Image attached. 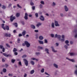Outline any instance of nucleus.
Returning a JSON list of instances; mask_svg holds the SVG:
<instances>
[{"instance_id": "1a4fd4ad", "label": "nucleus", "mask_w": 77, "mask_h": 77, "mask_svg": "<svg viewBox=\"0 0 77 77\" xmlns=\"http://www.w3.org/2000/svg\"><path fill=\"white\" fill-rule=\"evenodd\" d=\"M11 34H8L7 33H5L4 34V36L5 37H11Z\"/></svg>"}, {"instance_id": "72a5a7b5", "label": "nucleus", "mask_w": 77, "mask_h": 77, "mask_svg": "<svg viewBox=\"0 0 77 77\" xmlns=\"http://www.w3.org/2000/svg\"><path fill=\"white\" fill-rule=\"evenodd\" d=\"M13 51V52H16V51H17V49L15 48H14Z\"/></svg>"}, {"instance_id": "6e6d98bb", "label": "nucleus", "mask_w": 77, "mask_h": 77, "mask_svg": "<svg viewBox=\"0 0 77 77\" xmlns=\"http://www.w3.org/2000/svg\"><path fill=\"white\" fill-rule=\"evenodd\" d=\"M14 53V54L15 55H16V56L18 55V53L16 52H15Z\"/></svg>"}, {"instance_id": "9b49d317", "label": "nucleus", "mask_w": 77, "mask_h": 77, "mask_svg": "<svg viewBox=\"0 0 77 77\" xmlns=\"http://www.w3.org/2000/svg\"><path fill=\"white\" fill-rule=\"evenodd\" d=\"M64 8L66 12H68V11L69 10V9H68V7H67V6H66V5H65L64 6Z\"/></svg>"}, {"instance_id": "c85d7f7f", "label": "nucleus", "mask_w": 77, "mask_h": 77, "mask_svg": "<svg viewBox=\"0 0 77 77\" xmlns=\"http://www.w3.org/2000/svg\"><path fill=\"white\" fill-rule=\"evenodd\" d=\"M30 63L32 65H35V62L33 61H30Z\"/></svg>"}, {"instance_id": "774afa93", "label": "nucleus", "mask_w": 77, "mask_h": 77, "mask_svg": "<svg viewBox=\"0 0 77 77\" xmlns=\"http://www.w3.org/2000/svg\"><path fill=\"white\" fill-rule=\"evenodd\" d=\"M31 59L32 60H35V58L34 57L31 58Z\"/></svg>"}, {"instance_id": "f8f14e48", "label": "nucleus", "mask_w": 77, "mask_h": 77, "mask_svg": "<svg viewBox=\"0 0 77 77\" xmlns=\"http://www.w3.org/2000/svg\"><path fill=\"white\" fill-rule=\"evenodd\" d=\"M66 59L68 60H69L70 61V62H75L74 60L73 59H69L68 57H66Z\"/></svg>"}, {"instance_id": "473e14b6", "label": "nucleus", "mask_w": 77, "mask_h": 77, "mask_svg": "<svg viewBox=\"0 0 77 77\" xmlns=\"http://www.w3.org/2000/svg\"><path fill=\"white\" fill-rule=\"evenodd\" d=\"M7 71V70H6V69L5 68H4L3 69V72H4V73L6 72Z\"/></svg>"}, {"instance_id": "13d9d810", "label": "nucleus", "mask_w": 77, "mask_h": 77, "mask_svg": "<svg viewBox=\"0 0 77 77\" xmlns=\"http://www.w3.org/2000/svg\"><path fill=\"white\" fill-rule=\"evenodd\" d=\"M22 36H23V35L21 34L20 33L19 34L18 36H19V37Z\"/></svg>"}, {"instance_id": "6e6552de", "label": "nucleus", "mask_w": 77, "mask_h": 77, "mask_svg": "<svg viewBox=\"0 0 77 77\" xmlns=\"http://www.w3.org/2000/svg\"><path fill=\"white\" fill-rule=\"evenodd\" d=\"M24 18L25 20H28V14H27V13H25V16L24 17Z\"/></svg>"}, {"instance_id": "e433bc0d", "label": "nucleus", "mask_w": 77, "mask_h": 77, "mask_svg": "<svg viewBox=\"0 0 77 77\" xmlns=\"http://www.w3.org/2000/svg\"><path fill=\"white\" fill-rule=\"evenodd\" d=\"M6 46H7V47L8 48H11V46H10V45H9V44H8V43H6Z\"/></svg>"}, {"instance_id": "4be33fe9", "label": "nucleus", "mask_w": 77, "mask_h": 77, "mask_svg": "<svg viewBox=\"0 0 77 77\" xmlns=\"http://www.w3.org/2000/svg\"><path fill=\"white\" fill-rule=\"evenodd\" d=\"M38 38L40 40H43V39H44V37H43L42 36H39Z\"/></svg>"}, {"instance_id": "a19ab883", "label": "nucleus", "mask_w": 77, "mask_h": 77, "mask_svg": "<svg viewBox=\"0 0 77 77\" xmlns=\"http://www.w3.org/2000/svg\"><path fill=\"white\" fill-rule=\"evenodd\" d=\"M17 43H20V38H18L17 39Z\"/></svg>"}, {"instance_id": "6ab92c4d", "label": "nucleus", "mask_w": 77, "mask_h": 77, "mask_svg": "<svg viewBox=\"0 0 77 77\" xmlns=\"http://www.w3.org/2000/svg\"><path fill=\"white\" fill-rule=\"evenodd\" d=\"M35 39H38V37H39V34L38 33H36L35 35Z\"/></svg>"}, {"instance_id": "2f4dec72", "label": "nucleus", "mask_w": 77, "mask_h": 77, "mask_svg": "<svg viewBox=\"0 0 77 77\" xmlns=\"http://www.w3.org/2000/svg\"><path fill=\"white\" fill-rule=\"evenodd\" d=\"M39 7L41 9L43 8V5L42 4H40L39 5Z\"/></svg>"}, {"instance_id": "49530a36", "label": "nucleus", "mask_w": 77, "mask_h": 77, "mask_svg": "<svg viewBox=\"0 0 77 77\" xmlns=\"http://www.w3.org/2000/svg\"><path fill=\"white\" fill-rule=\"evenodd\" d=\"M51 36L52 37V38H54V35L53 34H51Z\"/></svg>"}, {"instance_id": "603ef678", "label": "nucleus", "mask_w": 77, "mask_h": 77, "mask_svg": "<svg viewBox=\"0 0 77 77\" xmlns=\"http://www.w3.org/2000/svg\"><path fill=\"white\" fill-rule=\"evenodd\" d=\"M32 10H35V6H33L32 7Z\"/></svg>"}, {"instance_id": "a18cd8bd", "label": "nucleus", "mask_w": 77, "mask_h": 77, "mask_svg": "<svg viewBox=\"0 0 77 77\" xmlns=\"http://www.w3.org/2000/svg\"><path fill=\"white\" fill-rule=\"evenodd\" d=\"M8 76H11V77H12V76H13V74H12L9 73L8 74Z\"/></svg>"}, {"instance_id": "f03ea898", "label": "nucleus", "mask_w": 77, "mask_h": 77, "mask_svg": "<svg viewBox=\"0 0 77 77\" xmlns=\"http://www.w3.org/2000/svg\"><path fill=\"white\" fill-rule=\"evenodd\" d=\"M61 38H60L59 41H61V42H64L65 41V36L64 35H62Z\"/></svg>"}, {"instance_id": "f257e3e1", "label": "nucleus", "mask_w": 77, "mask_h": 77, "mask_svg": "<svg viewBox=\"0 0 77 77\" xmlns=\"http://www.w3.org/2000/svg\"><path fill=\"white\" fill-rule=\"evenodd\" d=\"M24 43L28 48H29L30 46V44L27 41H25Z\"/></svg>"}, {"instance_id": "b1692460", "label": "nucleus", "mask_w": 77, "mask_h": 77, "mask_svg": "<svg viewBox=\"0 0 77 77\" xmlns=\"http://www.w3.org/2000/svg\"><path fill=\"white\" fill-rule=\"evenodd\" d=\"M53 66L54 67H56V68H58V66L55 63H54L53 64Z\"/></svg>"}, {"instance_id": "3c124183", "label": "nucleus", "mask_w": 77, "mask_h": 77, "mask_svg": "<svg viewBox=\"0 0 77 77\" xmlns=\"http://www.w3.org/2000/svg\"><path fill=\"white\" fill-rule=\"evenodd\" d=\"M60 17H63V16H64V15H63V13H60Z\"/></svg>"}, {"instance_id": "bf43d9fd", "label": "nucleus", "mask_w": 77, "mask_h": 77, "mask_svg": "<svg viewBox=\"0 0 77 77\" xmlns=\"http://www.w3.org/2000/svg\"><path fill=\"white\" fill-rule=\"evenodd\" d=\"M34 32H35L36 33H38V32H39V30H34Z\"/></svg>"}, {"instance_id": "423d86ee", "label": "nucleus", "mask_w": 77, "mask_h": 77, "mask_svg": "<svg viewBox=\"0 0 77 77\" xmlns=\"http://www.w3.org/2000/svg\"><path fill=\"white\" fill-rule=\"evenodd\" d=\"M55 38H57L59 40L60 38H61V36L60 35H57V34H56L55 35Z\"/></svg>"}, {"instance_id": "338daca9", "label": "nucleus", "mask_w": 77, "mask_h": 77, "mask_svg": "<svg viewBox=\"0 0 77 77\" xmlns=\"http://www.w3.org/2000/svg\"><path fill=\"white\" fill-rule=\"evenodd\" d=\"M24 77H27V74L26 73H25L24 75Z\"/></svg>"}, {"instance_id": "79ce46f5", "label": "nucleus", "mask_w": 77, "mask_h": 77, "mask_svg": "<svg viewBox=\"0 0 77 77\" xmlns=\"http://www.w3.org/2000/svg\"><path fill=\"white\" fill-rule=\"evenodd\" d=\"M15 62V60L12 59L11 60V62L12 63H14Z\"/></svg>"}, {"instance_id": "c9c22d12", "label": "nucleus", "mask_w": 77, "mask_h": 77, "mask_svg": "<svg viewBox=\"0 0 77 77\" xmlns=\"http://www.w3.org/2000/svg\"><path fill=\"white\" fill-rule=\"evenodd\" d=\"M2 8L3 9H6V6L5 5H2Z\"/></svg>"}, {"instance_id": "8fccbe9b", "label": "nucleus", "mask_w": 77, "mask_h": 77, "mask_svg": "<svg viewBox=\"0 0 77 77\" xmlns=\"http://www.w3.org/2000/svg\"><path fill=\"white\" fill-rule=\"evenodd\" d=\"M40 3H41V4H42V5H44L45 4L44 2V1H41L40 2Z\"/></svg>"}, {"instance_id": "f704fd0d", "label": "nucleus", "mask_w": 77, "mask_h": 77, "mask_svg": "<svg viewBox=\"0 0 77 77\" xmlns=\"http://www.w3.org/2000/svg\"><path fill=\"white\" fill-rule=\"evenodd\" d=\"M17 7L19 8H20V9H21L22 8V7L21 6L19 5V4H17Z\"/></svg>"}, {"instance_id": "a211bd4d", "label": "nucleus", "mask_w": 77, "mask_h": 77, "mask_svg": "<svg viewBox=\"0 0 77 77\" xmlns=\"http://www.w3.org/2000/svg\"><path fill=\"white\" fill-rule=\"evenodd\" d=\"M42 25V23L40 22L38 23L36 25V26H37L38 27H39V26H41Z\"/></svg>"}, {"instance_id": "bb28decb", "label": "nucleus", "mask_w": 77, "mask_h": 77, "mask_svg": "<svg viewBox=\"0 0 77 77\" xmlns=\"http://www.w3.org/2000/svg\"><path fill=\"white\" fill-rule=\"evenodd\" d=\"M13 25H14L15 27H18V24H17V23H14Z\"/></svg>"}, {"instance_id": "58836bf2", "label": "nucleus", "mask_w": 77, "mask_h": 77, "mask_svg": "<svg viewBox=\"0 0 77 77\" xmlns=\"http://www.w3.org/2000/svg\"><path fill=\"white\" fill-rule=\"evenodd\" d=\"M40 53L39 52H36L35 54L36 56H38V55H40Z\"/></svg>"}, {"instance_id": "393cba45", "label": "nucleus", "mask_w": 77, "mask_h": 77, "mask_svg": "<svg viewBox=\"0 0 77 77\" xmlns=\"http://www.w3.org/2000/svg\"><path fill=\"white\" fill-rule=\"evenodd\" d=\"M51 26L52 28H54V23L53 22L51 24Z\"/></svg>"}, {"instance_id": "cd10ccee", "label": "nucleus", "mask_w": 77, "mask_h": 77, "mask_svg": "<svg viewBox=\"0 0 77 77\" xmlns=\"http://www.w3.org/2000/svg\"><path fill=\"white\" fill-rule=\"evenodd\" d=\"M20 13H17L16 14V17H20Z\"/></svg>"}, {"instance_id": "f3484780", "label": "nucleus", "mask_w": 77, "mask_h": 77, "mask_svg": "<svg viewBox=\"0 0 77 77\" xmlns=\"http://www.w3.org/2000/svg\"><path fill=\"white\" fill-rule=\"evenodd\" d=\"M39 49H41V50H42L43 49V48L42 47H41L40 46H38V51H39Z\"/></svg>"}, {"instance_id": "052dcab7", "label": "nucleus", "mask_w": 77, "mask_h": 77, "mask_svg": "<svg viewBox=\"0 0 77 77\" xmlns=\"http://www.w3.org/2000/svg\"><path fill=\"white\" fill-rule=\"evenodd\" d=\"M2 52H5V48H2Z\"/></svg>"}, {"instance_id": "ea45409f", "label": "nucleus", "mask_w": 77, "mask_h": 77, "mask_svg": "<svg viewBox=\"0 0 77 77\" xmlns=\"http://www.w3.org/2000/svg\"><path fill=\"white\" fill-rule=\"evenodd\" d=\"M27 57V55L25 54L23 55L22 57V58H25V57Z\"/></svg>"}, {"instance_id": "4468645a", "label": "nucleus", "mask_w": 77, "mask_h": 77, "mask_svg": "<svg viewBox=\"0 0 77 77\" xmlns=\"http://www.w3.org/2000/svg\"><path fill=\"white\" fill-rule=\"evenodd\" d=\"M4 26H5V24L2 23V27L4 29V30H6V28L5 27H4Z\"/></svg>"}, {"instance_id": "37998d69", "label": "nucleus", "mask_w": 77, "mask_h": 77, "mask_svg": "<svg viewBox=\"0 0 77 77\" xmlns=\"http://www.w3.org/2000/svg\"><path fill=\"white\" fill-rule=\"evenodd\" d=\"M65 44H68L69 43V41L68 40H66L65 41Z\"/></svg>"}, {"instance_id": "ddd939ff", "label": "nucleus", "mask_w": 77, "mask_h": 77, "mask_svg": "<svg viewBox=\"0 0 77 77\" xmlns=\"http://www.w3.org/2000/svg\"><path fill=\"white\" fill-rule=\"evenodd\" d=\"M51 48L52 50V51H53V52L54 53H56V52H57V51L55 50H54L53 46H51Z\"/></svg>"}, {"instance_id": "4c0bfd02", "label": "nucleus", "mask_w": 77, "mask_h": 77, "mask_svg": "<svg viewBox=\"0 0 77 77\" xmlns=\"http://www.w3.org/2000/svg\"><path fill=\"white\" fill-rule=\"evenodd\" d=\"M32 1L31 0L30 5L31 6H33L34 5V3L32 2Z\"/></svg>"}, {"instance_id": "aec40b11", "label": "nucleus", "mask_w": 77, "mask_h": 77, "mask_svg": "<svg viewBox=\"0 0 77 77\" xmlns=\"http://www.w3.org/2000/svg\"><path fill=\"white\" fill-rule=\"evenodd\" d=\"M26 31H24L22 32V34L23 36H24V35H26Z\"/></svg>"}, {"instance_id": "5701e85b", "label": "nucleus", "mask_w": 77, "mask_h": 77, "mask_svg": "<svg viewBox=\"0 0 77 77\" xmlns=\"http://www.w3.org/2000/svg\"><path fill=\"white\" fill-rule=\"evenodd\" d=\"M5 29H6L7 30H9V26L6 25L5 26Z\"/></svg>"}, {"instance_id": "0eeeda50", "label": "nucleus", "mask_w": 77, "mask_h": 77, "mask_svg": "<svg viewBox=\"0 0 77 77\" xmlns=\"http://www.w3.org/2000/svg\"><path fill=\"white\" fill-rule=\"evenodd\" d=\"M54 24H55V26H56V27L60 26V25L59 24L58 21L55 20Z\"/></svg>"}, {"instance_id": "69168bd1", "label": "nucleus", "mask_w": 77, "mask_h": 77, "mask_svg": "<svg viewBox=\"0 0 77 77\" xmlns=\"http://www.w3.org/2000/svg\"><path fill=\"white\" fill-rule=\"evenodd\" d=\"M3 45H0V48L1 49H2L3 48Z\"/></svg>"}, {"instance_id": "0e129e2a", "label": "nucleus", "mask_w": 77, "mask_h": 77, "mask_svg": "<svg viewBox=\"0 0 77 77\" xmlns=\"http://www.w3.org/2000/svg\"><path fill=\"white\" fill-rule=\"evenodd\" d=\"M11 6H12V4H10L8 5V8H10L11 7Z\"/></svg>"}, {"instance_id": "e2e57ef3", "label": "nucleus", "mask_w": 77, "mask_h": 77, "mask_svg": "<svg viewBox=\"0 0 77 77\" xmlns=\"http://www.w3.org/2000/svg\"><path fill=\"white\" fill-rule=\"evenodd\" d=\"M21 23L23 25H24V22L23 21H21Z\"/></svg>"}, {"instance_id": "c03bdc74", "label": "nucleus", "mask_w": 77, "mask_h": 77, "mask_svg": "<svg viewBox=\"0 0 77 77\" xmlns=\"http://www.w3.org/2000/svg\"><path fill=\"white\" fill-rule=\"evenodd\" d=\"M75 74L76 75H77V69H76L75 71Z\"/></svg>"}, {"instance_id": "5fc2aeb1", "label": "nucleus", "mask_w": 77, "mask_h": 77, "mask_svg": "<svg viewBox=\"0 0 77 77\" xmlns=\"http://www.w3.org/2000/svg\"><path fill=\"white\" fill-rule=\"evenodd\" d=\"M45 74L46 75H48L49 76H50V75L48 74L47 72H45Z\"/></svg>"}, {"instance_id": "9d476101", "label": "nucleus", "mask_w": 77, "mask_h": 77, "mask_svg": "<svg viewBox=\"0 0 77 77\" xmlns=\"http://www.w3.org/2000/svg\"><path fill=\"white\" fill-rule=\"evenodd\" d=\"M3 55L5 56V57H11V55L10 54H7L6 53H3Z\"/></svg>"}, {"instance_id": "680f3d73", "label": "nucleus", "mask_w": 77, "mask_h": 77, "mask_svg": "<svg viewBox=\"0 0 77 77\" xmlns=\"http://www.w3.org/2000/svg\"><path fill=\"white\" fill-rule=\"evenodd\" d=\"M45 43H47V42H48V41H47V39H45Z\"/></svg>"}, {"instance_id": "4d7b16f0", "label": "nucleus", "mask_w": 77, "mask_h": 77, "mask_svg": "<svg viewBox=\"0 0 77 77\" xmlns=\"http://www.w3.org/2000/svg\"><path fill=\"white\" fill-rule=\"evenodd\" d=\"M35 15L37 18L38 17V13L35 14Z\"/></svg>"}, {"instance_id": "7c9ffc66", "label": "nucleus", "mask_w": 77, "mask_h": 77, "mask_svg": "<svg viewBox=\"0 0 77 77\" xmlns=\"http://www.w3.org/2000/svg\"><path fill=\"white\" fill-rule=\"evenodd\" d=\"M56 3L54 2H53L52 5V6H56Z\"/></svg>"}, {"instance_id": "20e7f679", "label": "nucleus", "mask_w": 77, "mask_h": 77, "mask_svg": "<svg viewBox=\"0 0 77 77\" xmlns=\"http://www.w3.org/2000/svg\"><path fill=\"white\" fill-rule=\"evenodd\" d=\"M23 61L24 62L25 64V65L26 66H28V61L26 59H23Z\"/></svg>"}, {"instance_id": "a878e982", "label": "nucleus", "mask_w": 77, "mask_h": 77, "mask_svg": "<svg viewBox=\"0 0 77 77\" xmlns=\"http://www.w3.org/2000/svg\"><path fill=\"white\" fill-rule=\"evenodd\" d=\"M48 49L46 48L45 49V51H46L47 53H48V54H49V52H48Z\"/></svg>"}, {"instance_id": "09e8293b", "label": "nucleus", "mask_w": 77, "mask_h": 77, "mask_svg": "<svg viewBox=\"0 0 77 77\" xmlns=\"http://www.w3.org/2000/svg\"><path fill=\"white\" fill-rule=\"evenodd\" d=\"M44 72V69L43 68L41 70V72L43 73Z\"/></svg>"}, {"instance_id": "2eb2a0df", "label": "nucleus", "mask_w": 77, "mask_h": 77, "mask_svg": "<svg viewBox=\"0 0 77 77\" xmlns=\"http://www.w3.org/2000/svg\"><path fill=\"white\" fill-rule=\"evenodd\" d=\"M70 56H75V55H77V54L74 53H70Z\"/></svg>"}, {"instance_id": "412c9836", "label": "nucleus", "mask_w": 77, "mask_h": 77, "mask_svg": "<svg viewBox=\"0 0 77 77\" xmlns=\"http://www.w3.org/2000/svg\"><path fill=\"white\" fill-rule=\"evenodd\" d=\"M38 42L40 44H44L43 41L41 40H38Z\"/></svg>"}, {"instance_id": "dca6fc26", "label": "nucleus", "mask_w": 77, "mask_h": 77, "mask_svg": "<svg viewBox=\"0 0 77 77\" xmlns=\"http://www.w3.org/2000/svg\"><path fill=\"white\" fill-rule=\"evenodd\" d=\"M31 28L33 29H36V27H35V25H31Z\"/></svg>"}, {"instance_id": "c756f323", "label": "nucleus", "mask_w": 77, "mask_h": 77, "mask_svg": "<svg viewBox=\"0 0 77 77\" xmlns=\"http://www.w3.org/2000/svg\"><path fill=\"white\" fill-rule=\"evenodd\" d=\"M34 72H35V70H32L30 72V74H33Z\"/></svg>"}, {"instance_id": "7ed1b4c3", "label": "nucleus", "mask_w": 77, "mask_h": 77, "mask_svg": "<svg viewBox=\"0 0 77 77\" xmlns=\"http://www.w3.org/2000/svg\"><path fill=\"white\" fill-rule=\"evenodd\" d=\"M13 15H12L11 17H10V18H11L10 19V21L11 22H12V21H14V20H15V18H16L14 16L13 17Z\"/></svg>"}, {"instance_id": "de8ad7c7", "label": "nucleus", "mask_w": 77, "mask_h": 77, "mask_svg": "<svg viewBox=\"0 0 77 77\" xmlns=\"http://www.w3.org/2000/svg\"><path fill=\"white\" fill-rule=\"evenodd\" d=\"M64 47L65 48H66V49L67 50V49H68V46H67V45H65L64 46Z\"/></svg>"}, {"instance_id": "864d4df0", "label": "nucleus", "mask_w": 77, "mask_h": 77, "mask_svg": "<svg viewBox=\"0 0 77 77\" xmlns=\"http://www.w3.org/2000/svg\"><path fill=\"white\" fill-rule=\"evenodd\" d=\"M19 65L20 66H22V64H21V61H19Z\"/></svg>"}, {"instance_id": "39448f33", "label": "nucleus", "mask_w": 77, "mask_h": 77, "mask_svg": "<svg viewBox=\"0 0 77 77\" xmlns=\"http://www.w3.org/2000/svg\"><path fill=\"white\" fill-rule=\"evenodd\" d=\"M39 19L41 21H44L45 20V17L42 15H41L39 17Z\"/></svg>"}]
</instances>
